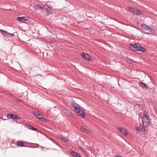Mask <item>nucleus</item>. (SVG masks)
<instances>
[{
  "mask_svg": "<svg viewBox=\"0 0 157 157\" xmlns=\"http://www.w3.org/2000/svg\"><path fill=\"white\" fill-rule=\"evenodd\" d=\"M44 5H36L35 6V8L36 9H43L44 8Z\"/></svg>",
  "mask_w": 157,
  "mask_h": 157,
  "instance_id": "obj_14",
  "label": "nucleus"
},
{
  "mask_svg": "<svg viewBox=\"0 0 157 157\" xmlns=\"http://www.w3.org/2000/svg\"><path fill=\"white\" fill-rule=\"evenodd\" d=\"M28 19V17H17V20L19 22L21 21H24L27 20Z\"/></svg>",
  "mask_w": 157,
  "mask_h": 157,
  "instance_id": "obj_8",
  "label": "nucleus"
},
{
  "mask_svg": "<svg viewBox=\"0 0 157 157\" xmlns=\"http://www.w3.org/2000/svg\"><path fill=\"white\" fill-rule=\"evenodd\" d=\"M81 55L83 59L88 61H90V60L91 58L90 56L88 54L83 53L81 54Z\"/></svg>",
  "mask_w": 157,
  "mask_h": 157,
  "instance_id": "obj_7",
  "label": "nucleus"
},
{
  "mask_svg": "<svg viewBox=\"0 0 157 157\" xmlns=\"http://www.w3.org/2000/svg\"><path fill=\"white\" fill-rule=\"evenodd\" d=\"M139 85L140 87L144 88H148V87L147 86V85L144 83L141 82H139Z\"/></svg>",
  "mask_w": 157,
  "mask_h": 157,
  "instance_id": "obj_11",
  "label": "nucleus"
},
{
  "mask_svg": "<svg viewBox=\"0 0 157 157\" xmlns=\"http://www.w3.org/2000/svg\"><path fill=\"white\" fill-rule=\"evenodd\" d=\"M80 129L83 132H85L86 133H88L90 131V130L89 129H86L83 126H82L81 127Z\"/></svg>",
  "mask_w": 157,
  "mask_h": 157,
  "instance_id": "obj_12",
  "label": "nucleus"
},
{
  "mask_svg": "<svg viewBox=\"0 0 157 157\" xmlns=\"http://www.w3.org/2000/svg\"><path fill=\"white\" fill-rule=\"evenodd\" d=\"M89 17H90V18H91V17H90V16H89Z\"/></svg>",
  "mask_w": 157,
  "mask_h": 157,
  "instance_id": "obj_22",
  "label": "nucleus"
},
{
  "mask_svg": "<svg viewBox=\"0 0 157 157\" xmlns=\"http://www.w3.org/2000/svg\"><path fill=\"white\" fill-rule=\"evenodd\" d=\"M27 127L29 129L32 130L33 131H35L36 130V129L30 125H28Z\"/></svg>",
  "mask_w": 157,
  "mask_h": 157,
  "instance_id": "obj_17",
  "label": "nucleus"
},
{
  "mask_svg": "<svg viewBox=\"0 0 157 157\" xmlns=\"http://www.w3.org/2000/svg\"><path fill=\"white\" fill-rule=\"evenodd\" d=\"M120 132H121L123 134L127 136V132H126L125 129L123 128L119 127V128Z\"/></svg>",
  "mask_w": 157,
  "mask_h": 157,
  "instance_id": "obj_10",
  "label": "nucleus"
},
{
  "mask_svg": "<svg viewBox=\"0 0 157 157\" xmlns=\"http://www.w3.org/2000/svg\"><path fill=\"white\" fill-rule=\"evenodd\" d=\"M127 60L128 62H129L130 63H131V62L132 61L131 59L129 58L127 59Z\"/></svg>",
  "mask_w": 157,
  "mask_h": 157,
  "instance_id": "obj_21",
  "label": "nucleus"
},
{
  "mask_svg": "<svg viewBox=\"0 0 157 157\" xmlns=\"http://www.w3.org/2000/svg\"><path fill=\"white\" fill-rule=\"evenodd\" d=\"M60 138L62 139L64 141H68V140H67V138L65 137L64 136H63L62 135L60 136Z\"/></svg>",
  "mask_w": 157,
  "mask_h": 157,
  "instance_id": "obj_19",
  "label": "nucleus"
},
{
  "mask_svg": "<svg viewBox=\"0 0 157 157\" xmlns=\"http://www.w3.org/2000/svg\"><path fill=\"white\" fill-rule=\"evenodd\" d=\"M137 105H139V104H138H138H137Z\"/></svg>",
  "mask_w": 157,
  "mask_h": 157,
  "instance_id": "obj_23",
  "label": "nucleus"
},
{
  "mask_svg": "<svg viewBox=\"0 0 157 157\" xmlns=\"http://www.w3.org/2000/svg\"><path fill=\"white\" fill-rule=\"evenodd\" d=\"M149 116L147 112L144 111V117L142 119V122L144 124V127H146L148 124V119Z\"/></svg>",
  "mask_w": 157,
  "mask_h": 157,
  "instance_id": "obj_3",
  "label": "nucleus"
},
{
  "mask_svg": "<svg viewBox=\"0 0 157 157\" xmlns=\"http://www.w3.org/2000/svg\"><path fill=\"white\" fill-rule=\"evenodd\" d=\"M146 128V127H144V124H143L142 126L141 125H140L139 126L137 127V128L136 129V130H137L138 131H140L143 130V129L145 128Z\"/></svg>",
  "mask_w": 157,
  "mask_h": 157,
  "instance_id": "obj_15",
  "label": "nucleus"
},
{
  "mask_svg": "<svg viewBox=\"0 0 157 157\" xmlns=\"http://www.w3.org/2000/svg\"><path fill=\"white\" fill-rule=\"evenodd\" d=\"M50 140H52V141H53V140H52L51 139H50Z\"/></svg>",
  "mask_w": 157,
  "mask_h": 157,
  "instance_id": "obj_25",
  "label": "nucleus"
},
{
  "mask_svg": "<svg viewBox=\"0 0 157 157\" xmlns=\"http://www.w3.org/2000/svg\"><path fill=\"white\" fill-rule=\"evenodd\" d=\"M129 11L135 14L136 9H135L134 8L131 7H128Z\"/></svg>",
  "mask_w": 157,
  "mask_h": 157,
  "instance_id": "obj_16",
  "label": "nucleus"
},
{
  "mask_svg": "<svg viewBox=\"0 0 157 157\" xmlns=\"http://www.w3.org/2000/svg\"><path fill=\"white\" fill-rule=\"evenodd\" d=\"M7 117L9 119H18L19 117L17 115L13 113H9L7 115Z\"/></svg>",
  "mask_w": 157,
  "mask_h": 157,
  "instance_id": "obj_6",
  "label": "nucleus"
},
{
  "mask_svg": "<svg viewBox=\"0 0 157 157\" xmlns=\"http://www.w3.org/2000/svg\"><path fill=\"white\" fill-rule=\"evenodd\" d=\"M71 104L77 114L79 116L83 117L85 114V113L83 111L84 109L82 108H81L79 105L74 100L71 101Z\"/></svg>",
  "mask_w": 157,
  "mask_h": 157,
  "instance_id": "obj_1",
  "label": "nucleus"
},
{
  "mask_svg": "<svg viewBox=\"0 0 157 157\" xmlns=\"http://www.w3.org/2000/svg\"><path fill=\"white\" fill-rule=\"evenodd\" d=\"M130 49H132L135 51H138L144 52L147 51L146 49L145 48L141 46H138L136 44H130Z\"/></svg>",
  "mask_w": 157,
  "mask_h": 157,
  "instance_id": "obj_2",
  "label": "nucleus"
},
{
  "mask_svg": "<svg viewBox=\"0 0 157 157\" xmlns=\"http://www.w3.org/2000/svg\"><path fill=\"white\" fill-rule=\"evenodd\" d=\"M141 26L144 30L150 32L151 33H154L155 32L154 29L153 28H151L150 26L145 24H142Z\"/></svg>",
  "mask_w": 157,
  "mask_h": 157,
  "instance_id": "obj_5",
  "label": "nucleus"
},
{
  "mask_svg": "<svg viewBox=\"0 0 157 157\" xmlns=\"http://www.w3.org/2000/svg\"><path fill=\"white\" fill-rule=\"evenodd\" d=\"M70 152L72 155L74 157H78V156L79 155L78 153L72 150Z\"/></svg>",
  "mask_w": 157,
  "mask_h": 157,
  "instance_id": "obj_13",
  "label": "nucleus"
},
{
  "mask_svg": "<svg viewBox=\"0 0 157 157\" xmlns=\"http://www.w3.org/2000/svg\"><path fill=\"white\" fill-rule=\"evenodd\" d=\"M142 12L141 11L136 9L135 14L136 15H140L142 13Z\"/></svg>",
  "mask_w": 157,
  "mask_h": 157,
  "instance_id": "obj_18",
  "label": "nucleus"
},
{
  "mask_svg": "<svg viewBox=\"0 0 157 157\" xmlns=\"http://www.w3.org/2000/svg\"><path fill=\"white\" fill-rule=\"evenodd\" d=\"M0 32L4 36L6 37L12 38L14 36V33L13 34L10 33L2 29H0Z\"/></svg>",
  "mask_w": 157,
  "mask_h": 157,
  "instance_id": "obj_4",
  "label": "nucleus"
},
{
  "mask_svg": "<svg viewBox=\"0 0 157 157\" xmlns=\"http://www.w3.org/2000/svg\"><path fill=\"white\" fill-rule=\"evenodd\" d=\"M39 117H41L40 116H39Z\"/></svg>",
  "mask_w": 157,
  "mask_h": 157,
  "instance_id": "obj_24",
  "label": "nucleus"
},
{
  "mask_svg": "<svg viewBox=\"0 0 157 157\" xmlns=\"http://www.w3.org/2000/svg\"><path fill=\"white\" fill-rule=\"evenodd\" d=\"M16 144L17 146H23L24 143L23 142H17Z\"/></svg>",
  "mask_w": 157,
  "mask_h": 157,
  "instance_id": "obj_20",
  "label": "nucleus"
},
{
  "mask_svg": "<svg viewBox=\"0 0 157 157\" xmlns=\"http://www.w3.org/2000/svg\"><path fill=\"white\" fill-rule=\"evenodd\" d=\"M33 113L34 115L37 117L39 120H41L42 121H44L43 120H44L45 119L43 118V117H39V116H41V115L40 114H37V113L35 111H33Z\"/></svg>",
  "mask_w": 157,
  "mask_h": 157,
  "instance_id": "obj_9",
  "label": "nucleus"
}]
</instances>
